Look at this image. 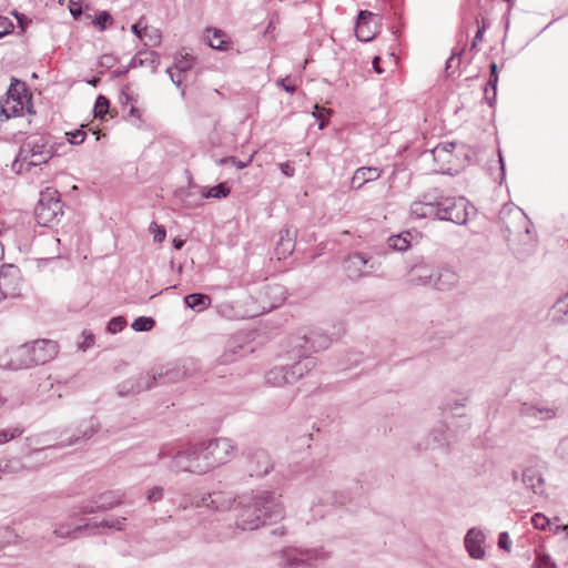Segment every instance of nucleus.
<instances>
[{
	"instance_id": "obj_1",
	"label": "nucleus",
	"mask_w": 568,
	"mask_h": 568,
	"mask_svg": "<svg viewBox=\"0 0 568 568\" xmlns=\"http://www.w3.org/2000/svg\"><path fill=\"white\" fill-rule=\"evenodd\" d=\"M473 210L474 207L463 196L450 197L437 192H428L420 200L412 203L409 212L416 219H434L466 224Z\"/></svg>"
},
{
	"instance_id": "obj_2",
	"label": "nucleus",
	"mask_w": 568,
	"mask_h": 568,
	"mask_svg": "<svg viewBox=\"0 0 568 568\" xmlns=\"http://www.w3.org/2000/svg\"><path fill=\"white\" fill-rule=\"evenodd\" d=\"M283 516L284 508L280 496L270 491H260L240 498L235 524L242 530H254L263 526L266 520L277 521Z\"/></svg>"
},
{
	"instance_id": "obj_3",
	"label": "nucleus",
	"mask_w": 568,
	"mask_h": 568,
	"mask_svg": "<svg viewBox=\"0 0 568 568\" xmlns=\"http://www.w3.org/2000/svg\"><path fill=\"white\" fill-rule=\"evenodd\" d=\"M202 443L189 444L179 448L162 447L158 454L160 459L171 458L170 469L173 471L204 475L210 471Z\"/></svg>"
},
{
	"instance_id": "obj_4",
	"label": "nucleus",
	"mask_w": 568,
	"mask_h": 568,
	"mask_svg": "<svg viewBox=\"0 0 568 568\" xmlns=\"http://www.w3.org/2000/svg\"><path fill=\"white\" fill-rule=\"evenodd\" d=\"M332 338L322 329H313L310 335H298L290 338L287 354L292 359H316L313 353L326 349Z\"/></svg>"
},
{
	"instance_id": "obj_5",
	"label": "nucleus",
	"mask_w": 568,
	"mask_h": 568,
	"mask_svg": "<svg viewBox=\"0 0 568 568\" xmlns=\"http://www.w3.org/2000/svg\"><path fill=\"white\" fill-rule=\"evenodd\" d=\"M285 364L275 366L266 373L265 381L267 384L272 386H283L294 383L316 366L314 359H292L287 353L285 354Z\"/></svg>"
},
{
	"instance_id": "obj_6",
	"label": "nucleus",
	"mask_w": 568,
	"mask_h": 568,
	"mask_svg": "<svg viewBox=\"0 0 568 568\" xmlns=\"http://www.w3.org/2000/svg\"><path fill=\"white\" fill-rule=\"evenodd\" d=\"M498 217L507 241L511 237L524 241V237L529 236L531 222L520 207L511 203L505 204Z\"/></svg>"
},
{
	"instance_id": "obj_7",
	"label": "nucleus",
	"mask_w": 568,
	"mask_h": 568,
	"mask_svg": "<svg viewBox=\"0 0 568 568\" xmlns=\"http://www.w3.org/2000/svg\"><path fill=\"white\" fill-rule=\"evenodd\" d=\"M63 215V204L60 193L53 187H45L40 192L39 201L34 207V217L41 226H52Z\"/></svg>"
},
{
	"instance_id": "obj_8",
	"label": "nucleus",
	"mask_w": 568,
	"mask_h": 568,
	"mask_svg": "<svg viewBox=\"0 0 568 568\" xmlns=\"http://www.w3.org/2000/svg\"><path fill=\"white\" fill-rule=\"evenodd\" d=\"M52 152L43 136L29 138L21 146L19 154L13 163V168L20 163V169L26 166L29 171L32 166L47 163Z\"/></svg>"
},
{
	"instance_id": "obj_9",
	"label": "nucleus",
	"mask_w": 568,
	"mask_h": 568,
	"mask_svg": "<svg viewBox=\"0 0 568 568\" xmlns=\"http://www.w3.org/2000/svg\"><path fill=\"white\" fill-rule=\"evenodd\" d=\"M203 445L210 471L231 460L235 452L234 443L225 437L203 442Z\"/></svg>"
},
{
	"instance_id": "obj_10",
	"label": "nucleus",
	"mask_w": 568,
	"mask_h": 568,
	"mask_svg": "<svg viewBox=\"0 0 568 568\" xmlns=\"http://www.w3.org/2000/svg\"><path fill=\"white\" fill-rule=\"evenodd\" d=\"M125 520H126L125 517H116L114 519H104L100 523H94L92 525L89 523L77 524V526H74V527L71 524L59 525L54 529V535L59 538H67V537L78 538L80 536L81 531L90 530V535H94L95 534L94 530L100 527L101 528H112L118 531H122V530H124Z\"/></svg>"
},
{
	"instance_id": "obj_11",
	"label": "nucleus",
	"mask_w": 568,
	"mask_h": 568,
	"mask_svg": "<svg viewBox=\"0 0 568 568\" xmlns=\"http://www.w3.org/2000/svg\"><path fill=\"white\" fill-rule=\"evenodd\" d=\"M185 377V371L173 367L160 373H141L135 376L138 392L151 389L159 384L176 383Z\"/></svg>"
},
{
	"instance_id": "obj_12",
	"label": "nucleus",
	"mask_w": 568,
	"mask_h": 568,
	"mask_svg": "<svg viewBox=\"0 0 568 568\" xmlns=\"http://www.w3.org/2000/svg\"><path fill=\"white\" fill-rule=\"evenodd\" d=\"M273 469V462L264 449L251 450L246 454L244 471L250 477L262 478Z\"/></svg>"
},
{
	"instance_id": "obj_13",
	"label": "nucleus",
	"mask_w": 568,
	"mask_h": 568,
	"mask_svg": "<svg viewBox=\"0 0 568 568\" xmlns=\"http://www.w3.org/2000/svg\"><path fill=\"white\" fill-rule=\"evenodd\" d=\"M234 503L235 498L231 494L213 491L197 498L195 501H192L191 505L197 508L205 507L216 511H225L229 510ZM189 506L190 504L187 501L180 504V507L183 509H186Z\"/></svg>"
},
{
	"instance_id": "obj_14",
	"label": "nucleus",
	"mask_w": 568,
	"mask_h": 568,
	"mask_svg": "<svg viewBox=\"0 0 568 568\" xmlns=\"http://www.w3.org/2000/svg\"><path fill=\"white\" fill-rule=\"evenodd\" d=\"M20 282L21 274L20 270L11 264L3 265L0 268V297L4 298H13L19 296L20 294Z\"/></svg>"
},
{
	"instance_id": "obj_15",
	"label": "nucleus",
	"mask_w": 568,
	"mask_h": 568,
	"mask_svg": "<svg viewBox=\"0 0 568 568\" xmlns=\"http://www.w3.org/2000/svg\"><path fill=\"white\" fill-rule=\"evenodd\" d=\"M367 266L372 270L376 268L375 263L372 262L371 255L365 253L355 252L344 260L346 275L353 281L369 275V273L365 271Z\"/></svg>"
},
{
	"instance_id": "obj_16",
	"label": "nucleus",
	"mask_w": 568,
	"mask_h": 568,
	"mask_svg": "<svg viewBox=\"0 0 568 568\" xmlns=\"http://www.w3.org/2000/svg\"><path fill=\"white\" fill-rule=\"evenodd\" d=\"M408 283L416 286H433L435 270L424 260L416 262L408 271Z\"/></svg>"
},
{
	"instance_id": "obj_17",
	"label": "nucleus",
	"mask_w": 568,
	"mask_h": 568,
	"mask_svg": "<svg viewBox=\"0 0 568 568\" xmlns=\"http://www.w3.org/2000/svg\"><path fill=\"white\" fill-rule=\"evenodd\" d=\"M121 504H122V500L120 497L118 499H115L114 501H108V503L105 501L104 504L99 501L98 496L93 497L91 499L83 500L77 507V511H74L73 515L70 516V521L64 523L63 525L71 524L74 527L77 525L72 520L78 515H91V514H95V513H100V511H106V510H110V509L121 505Z\"/></svg>"
},
{
	"instance_id": "obj_18",
	"label": "nucleus",
	"mask_w": 568,
	"mask_h": 568,
	"mask_svg": "<svg viewBox=\"0 0 568 568\" xmlns=\"http://www.w3.org/2000/svg\"><path fill=\"white\" fill-rule=\"evenodd\" d=\"M31 349L33 355V362L36 365H43L51 359H53L58 352L59 347L57 342L52 339H38L31 343Z\"/></svg>"
},
{
	"instance_id": "obj_19",
	"label": "nucleus",
	"mask_w": 568,
	"mask_h": 568,
	"mask_svg": "<svg viewBox=\"0 0 568 568\" xmlns=\"http://www.w3.org/2000/svg\"><path fill=\"white\" fill-rule=\"evenodd\" d=\"M315 558L316 552L314 550H290L285 554L283 568H316L314 565Z\"/></svg>"
},
{
	"instance_id": "obj_20",
	"label": "nucleus",
	"mask_w": 568,
	"mask_h": 568,
	"mask_svg": "<svg viewBox=\"0 0 568 568\" xmlns=\"http://www.w3.org/2000/svg\"><path fill=\"white\" fill-rule=\"evenodd\" d=\"M31 349V344L20 345L17 348L12 349L10 353V361L8 362V367L14 371L28 368L30 366L36 365L33 359Z\"/></svg>"
},
{
	"instance_id": "obj_21",
	"label": "nucleus",
	"mask_w": 568,
	"mask_h": 568,
	"mask_svg": "<svg viewBox=\"0 0 568 568\" xmlns=\"http://www.w3.org/2000/svg\"><path fill=\"white\" fill-rule=\"evenodd\" d=\"M519 415L534 420H548L557 416V409L542 404L524 403L519 408Z\"/></svg>"
},
{
	"instance_id": "obj_22",
	"label": "nucleus",
	"mask_w": 568,
	"mask_h": 568,
	"mask_svg": "<svg viewBox=\"0 0 568 568\" xmlns=\"http://www.w3.org/2000/svg\"><path fill=\"white\" fill-rule=\"evenodd\" d=\"M485 535L480 529L470 528L464 539L465 548L469 556L474 559H483L485 557V549L483 544Z\"/></svg>"
},
{
	"instance_id": "obj_23",
	"label": "nucleus",
	"mask_w": 568,
	"mask_h": 568,
	"mask_svg": "<svg viewBox=\"0 0 568 568\" xmlns=\"http://www.w3.org/2000/svg\"><path fill=\"white\" fill-rule=\"evenodd\" d=\"M374 14L368 11H361L357 17L355 34L359 41L368 42L375 36Z\"/></svg>"
},
{
	"instance_id": "obj_24",
	"label": "nucleus",
	"mask_w": 568,
	"mask_h": 568,
	"mask_svg": "<svg viewBox=\"0 0 568 568\" xmlns=\"http://www.w3.org/2000/svg\"><path fill=\"white\" fill-rule=\"evenodd\" d=\"M100 428L101 424L94 416L82 420L78 427L77 434L69 439L67 446L74 445L82 440H89L100 430Z\"/></svg>"
},
{
	"instance_id": "obj_25",
	"label": "nucleus",
	"mask_w": 568,
	"mask_h": 568,
	"mask_svg": "<svg viewBox=\"0 0 568 568\" xmlns=\"http://www.w3.org/2000/svg\"><path fill=\"white\" fill-rule=\"evenodd\" d=\"M455 148L456 143L446 142L438 144L432 150L434 161H436L439 164L442 171L445 172L450 170L449 165L453 163L454 160Z\"/></svg>"
},
{
	"instance_id": "obj_26",
	"label": "nucleus",
	"mask_w": 568,
	"mask_h": 568,
	"mask_svg": "<svg viewBox=\"0 0 568 568\" xmlns=\"http://www.w3.org/2000/svg\"><path fill=\"white\" fill-rule=\"evenodd\" d=\"M382 174V170L374 166H362L358 168L351 181L353 189H361L365 183L377 180Z\"/></svg>"
},
{
	"instance_id": "obj_27",
	"label": "nucleus",
	"mask_w": 568,
	"mask_h": 568,
	"mask_svg": "<svg viewBox=\"0 0 568 568\" xmlns=\"http://www.w3.org/2000/svg\"><path fill=\"white\" fill-rule=\"evenodd\" d=\"M458 282V275L446 267L435 270V276L433 281L434 288L439 291H446L455 286Z\"/></svg>"
},
{
	"instance_id": "obj_28",
	"label": "nucleus",
	"mask_w": 568,
	"mask_h": 568,
	"mask_svg": "<svg viewBox=\"0 0 568 568\" xmlns=\"http://www.w3.org/2000/svg\"><path fill=\"white\" fill-rule=\"evenodd\" d=\"M521 481L526 488L531 489L535 494H542L545 481L541 473L535 467H527L523 470Z\"/></svg>"
},
{
	"instance_id": "obj_29",
	"label": "nucleus",
	"mask_w": 568,
	"mask_h": 568,
	"mask_svg": "<svg viewBox=\"0 0 568 568\" xmlns=\"http://www.w3.org/2000/svg\"><path fill=\"white\" fill-rule=\"evenodd\" d=\"M211 302V297L202 293H192L184 297L185 305L195 312H203L209 308Z\"/></svg>"
},
{
	"instance_id": "obj_30",
	"label": "nucleus",
	"mask_w": 568,
	"mask_h": 568,
	"mask_svg": "<svg viewBox=\"0 0 568 568\" xmlns=\"http://www.w3.org/2000/svg\"><path fill=\"white\" fill-rule=\"evenodd\" d=\"M8 99H17L19 102L27 103L30 100V95L26 88L24 82L17 79H12L10 88L8 90Z\"/></svg>"
},
{
	"instance_id": "obj_31",
	"label": "nucleus",
	"mask_w": 568,
	"mask_h": 568,
	"mask_svg": "<svg viewBox=\"0 0 568 568\" xmlns=\"http://www.w3.org/2000/svg\"><path fill=\"white\" fill-rule=\"evenodd\" d=\"M410 233L404 232L397 235H392L387 240V245L393 251H406L410 246Z\"/></svg>"
},
{
	"instance_id": "obj_32",
	"label": "nucleus",
	"mask_w": 568,
	"mask_h": 568,
	"mask_svg": "<svg viewBox=\"0 0 568 568\" xmlns=\"http://www.w3.org/2000/svg\"><path fill=\"white\" fill-rule=\"evenodd\" d=\"M24 104L23 102L17 101V99H7L1 108L0 115H4L6 120L18 116L23 111Z\"/></svg>"
},
{
	"instance_id": "obj_33",
	"label": "nucleus",
	"mask_w": 568,
	"mask_h": 568,
	"mask_svg": "<svg viewBox=\"0 0 568 568\" xmlns=\"http://www.w3.org/2000/svg\"><path fill=\"white\" fill-rule=\"evenodd\" d=\"M244 347L240 344H230L224 353L220 357V362L222 364H229L231 362H234L237 357H241L243 355Z\"/></svg>"
},
{
	"instance_id": "obj_34",
	"label": "nucleus",
	"mask_w": 568,
	"mask_h": 568,
	"mask_svg": "<svg viewBox=\"0 0 568 568\" xmlns=\"http://www.w3.org/2000/svg\"><path fill=\"white\" fill-rule=\"evenodd\" d=\"M194 64V58L190 54H180L175 57L173 69L181 74H185L187 71H190L193 68Z\"/></svg>"
},
{
	"instance_id": "obj_35",
	"label": "nucleus",
	"mask_w": 568,
	"mask_h": 568,
	"mask_svg": "<svg viewBox=\"0 0 568 568\" xmlns=\"http://www.w3.org/2000/svg\"><path fill=\"white\" fill-rule=\"evenodd\" d=\"M446 432H447V427L445 424H439L436 427H434L428 436V438H429V440H432V443H428L425 446V448H429L435 445H443L446 439Z\"/></svg>"
},
{
	"instance_id": "obj_36",
	"label": "nucleus",
	"mask_w": 568,
	"mask_h": 568,
	"mask_svg": "<svg viewBox=\"0 0 568 568\" xmlns=\"http://www.w3.org/2000/svg\"><path fill=\"white\" fill-rule=\"evenodd\" d=\"M231 190L226 185V183H219L217 185H214L209 189H204L202 192L203 197H213V199H223L226 197L230 194Z\"/></svg>"
},
{
	"instance_id": "obj_37",
	"label": "nucleus",
	"mask_w": 568,
	"mask_h": 568,
	"mask_svg": "<svg viewBox=\"0 0 568 568\" xmlns=\"http://www.w3.org/2000/svg\"><path fill=\"white\" fill-rule=\"evenodd\" d=\"M206 38L209 45L212 49L225 50V41L223 40V33L217 29H206Z\"/></svg>"
},
{
	"instance_id": "obj_38",
	"label": "nucleus",
	"mask_w": 568,
	"mask_h": 568,
	"mask_svg": "<svg viewBox=\"0 0 568 568\" xmlns=\"http://www.w3.org/2000/svg\"><path fill=\"white\" fill-rule=\"evenodd\" d=\"M22 468V465L16 458H4L0 460V479L4 475L16 474Z\"/></svg>"
},
{
	"instance_id": "obj_39",
	"label": "nucleus",
	"mask_w": 568,
	"mask_h": 568,
	"mask_svg": "<svg viewBox=\"0 0 568 568\" xmlns=\"http://www.w3.org/2000/svg\"><path fill=\"white\" fill-rule=\"evenodd\" d=\"M135 386H136L135 377L125 379L116 386V393L119 396H128L131 394H136L139 392Z\"/></svg>"
},
{
	"instance_id": "obj_40",
	"label": "nucleus",
	"mask_w": 568,
	"mask_h": 568,
	"mask_svg": "<svg viewBox=\"0 0 568 568\" xmlns=\"http://www.w3.org/2000/svg\"><path fill=\"white\" fill-rule=\"evenodd\" d=\"M99 31H104L113 23V18L108 11H100L92 21Z\"/></svg>"
},
{
	"instance_id": "obj_41",
	"label": "nucleus",
	"mask_w": 568,
	"mask_h": 568,
	"mask_svg": "<svg viewBox=\"0 0 568 568\" xmlns=\"http://www.w3.org/2000/svg\"><path fill=\"white\" fill-rule=\"evenodd\" d=\"M24 429L21 426H14L6 429H0V445L6 444L20 435H22Z\"/></svg>"
},
{
	"instance_id": "obj_42",
	"label": "nucleus",
	"mask_w": 568,
	"mask_h": 568,
	"mask_svg": "<svg viewBox=\"0 0 568 568\" xmlns=\"http://www.w3.org/2000/svg\"><path fill=\"white\" fill-rule=\"evenodd\" d=\"M155 325V322L152 317L140 316L134 320L132 323V328L135 332H148L151 331Z\"/></svg>"
},
{
	"instance_id": "obj_43",
	"label": "nucleus",
	"mask_w": 568,
	"mask_h": 568,
	"mask_svg": "<svg viewBox=\"0 0 568 568\" xmlns=\"http://www.w3.org/2000/svg\"><path fill=\"white\" fill-rule=\"evenodd\" d=\"M552 312L558 318L568 317V293L555 303Z\"/></svg>"
},
{
	"instance_id": "obj_44",
	"label": "nucleus",
	"mask_w": 568,
	"mask_h": 568,
	"mask_svg": "<svg viewBox=\"0 0 568 568\" xmlns=\"http://www.w3.org/2000/svg\"><path fill=\"white\" fill-rule=\"evenodd\" d=\"M313 115L320 121L318 129H324L327 123V118L332 114V109H326L317 104L314 105Z\"/></svg>"
},
{
	"instance_id": "obj_45",
	"label": "nucleus",
	"mask_w": 568,
	"mask_h": 568,
	"mask_svg": "<svg viewBox=\"0 0 568 568\" xmlns=\"http://www.w3.org/2000/svg\"><path fill=\"white\" fill-rule=\"evenodd\" d=\"M498 77H490L485 88V99L491 106L494 101L496 100V88H497Z\"/></svg>"
},
{
	"instance_id": "obj_46",
	"label": "nucleus",
	"mask_w": 568,
	"mask_h": 568,
	"mask_svg": "<svg viewBox=\"0 0 568 568\" xmlns=\"http://www.w3.org/2000/svg\"><path fill=\"white\" fill-rule=\"evenodd\" d=\"M108 110H109V100L103 95H99L97 98L95 104H94L95 118L102 119L108 113Z\"/></svg>"
},
{
	"instance_id": "obj_47",
	"label": "nucleus",
	"mask_w": 568,
	"mask_h": 568,
	"mask_svg": "<svg viewBox=\"0 0 568 568\" xmlns=\"http://www.w3.org/2000/svg\"><path fill=\"white\" fill-rule=\"evenodd\" d=\"M126 325V321L123 316H116L109 321L106 329L111 334L121 332Z\"/></svg>"
},
{
	"instance_id": "obj_48",
	"label": "nucleus",
	"mask_w": 568,
	"mask_h": 568,
	"mask_svg": "<svg viewBox=\"0 0 568 568\" xmlns=\"http://www.w3.org/2000/svg\"><path fill=\"white\" fill-rule=\"evenodd\" d=\"M149 231L153 234L154 242L162 243L165 240L166 231L162 225L152 222L149 226Z\"/></svg>"
},
{
	"instance_id": "obj_49",
	"label": "nucleus",
	"mask_w": 568,
	"mask_h": 568,
	"mask_svg": "<svg viewBox=\"0 0 568 568\" xmlns=\"http://www.w3.org/2000/svg\"><path fill=\"white\" fill-rule=\"evenodd\" d=\"M139 64L140 65H149V67H151L152 71L154 72L158 69V67L160 65L159 54L156 52L151 51L146 54L145 59H140Z\"/></svg>"
},
{
	"instance_id": "obj_50",
	"label": "nucleus",
	"mask_w": 568,
	"mask_h": 568,
	"mask_svg": "<svg viewBox=\"0 0 568 568\" xmlns=\"http://www.w3.org/2000/svg\"><path fill=\"white\" fill-rule=\"evenodd\" d=\"M467 402L468 399L466 397L448 399L444 403L443 409L453 412L460 407H465Z\"/></svg>"
},
{
	"instance_id": "obj_51",
	"label": "nucleus",
	"mask_w": 568,
	"mask_h": 568,
	"mask_svg": "<svg viewBox=\"0 0 568 568\" xmlns=\"http://www.w3.org/2000/svg\"><path fill=\"white\" fill-rule=\"evenodd\" d=\"M293 250H294L293 242L290 239L284 240V237L281 236L278 246L276 247L277 253L280 255L286 256L287 254H291L293 252Z\"/></svg>"
},
{
	"instance_id": "obj_52",
	"label": "nucleus",
	"mask_w": 568,
	"mask_h": 568,
	"mask_svg": "<svg viewBox=\"0 0 568 568\" xmlns=\"http://www.w3.org/2000/svg\"><path fill=\"white\" fill-rule=\"evenodd\" d=\"M531 524L534 525L535 528L545 530L549 526V519L545 515L536 513L531 517Z\"/></svg>"
},
{
	"instance_id": "obj_53",
	"label": "nucleus",
	"mask_w": 568,
	"mask_h": 568,
	"mask_svg": "<svg viewBox=\"0 0 568 568\" xmlns=\"http://www.w3.org/2000/svg\"><path fill=\"white\" fill-rule=\"evenodd\" d=\"M85 132L81 129L79 130H74V131H71V132H68L67 133V140L71 143V144H81L84 139H85Z\"/></svg>"
},
{
	"instance_id": "obj_54",
	"label": "nucleus",
	"mask_w": 568,
	"mask_h": 568,
	"mask_svg": "<svg viewBox=\"0 0 568 568\" xmlns=\"http://www.w3.org/2000/svg\"><path fill=\"white\" fill-rule=\"evenodd\" d=\"M535 568H556V565L548 555H538L535 560Z\"/></svg>"
},
{
	"instance_id": "obj_55",
	"label": "nucleus",
	"mask_w": 568,
	"mask_h": 568,
	"mask_svg": "<svg viewBox=\"0 0 568 568\" xmlns=\"http://www.w3.org/2000/svg\"><path fill=\"white\" fill-rule=\"evenodd\" d=\"M252 158H250L247 161L245 162H242L240 160H237L236 158L234 156H225V158H222L220 161H219V164L223 165V164H232V165H235L237 169H243L245 166L248 165V163L251 162Z\"/></svg>"
},
{
	"instance_id": "obj_56",
	"label": "nucleus",
	"mask_w": 568,
	"mask_h": 568,
	"mask_svg": "<svg viewBox=\"0 0 568 568\" xmlns=\"http://www.w3.org/2000/svg\"><path fill=\"white\" fill-rule=\"evenodd\" d=\"M164 494V489L161 486H155L151 488L146 494V499L150 503H156L162 499Z\"/></svg>"
},
{
	"instance_id": "obj_57",
	"label": "nucleus",
	"mask_w": 568,
	"mask_h": 568,
	"mask_svg": "<svg viewBox=\"0 0 568 568\" xmlns=\"http://www.w3.org/2000/svg\"><path fill=\"white\" fill-rule=\"evenodd\" d=\"M144 39H146L145 45L149 47H156L160 43V34L156 29H148V36H144Z\"/></svg>"
},
{
	"instance_id": "obj_58",
	"label": "nucleus",
	"mask_w": 568,
	"mask_h": 568,
	"mask_svg": "<svg viewBox=\"0 0 568 568\" xmlns=\"http://www.w3.org/2000/svg\"><path fill=\"white\" fill-rule=\"evenodd\" d=\"M556 452L562 460L568 462V437L560 440Z\"/></svg>"
},
{
	"instance_id": "obj_59",
	"label": "nucleus",
	"mask_w": 568,
	"mask_h": 568,
	"mask_svg": "<svg viewBox=\"0 0 568 568\" xmlns=\"http://www.w3.org/2000/svg\"><path fill=\"white\" fill-rule=\"evenodd\" d=\"M121 498V500L123 501V495L122 494H119V493H115V491H105V493H102L98 496L99 498V501L104 504L105 501H114L115 499L118 498Z\"/></svg>"
},
{
	"instance_id": "obj_60",
	"label": "nucleus",
	"mask_w": 568,
	"mask_h": 568,
	"mask_svg": "<svg viewBox=\"0 0 568 568\" xmlns=\"http://www.w3.org/2000/svg\"><path fill=\"white\" fill-rule=\"evenodd\" d=\"M13 28V23L6 17H0V39L8 34Z\"/></svg>"
},
{
	"instance_id": "obj_61",
	"label": "nucleus",
	"mask_w": 568,
	"mask_h": 568,
	"mask_svg": "<svg viewBox=\"0 0 568 568\" xmlns=\"http://www.w3.org/2000/svg\"><path fill=\"white\" fill-rule=\"evenodd\" d=\"M166 73L170 75V79L171 81L178 87L180 88L183 80H184V75L181 74L180 72L175 71L173 68H168L166 69Z\"/></svg>"
},
{
	"instance_id": "obj_62",
	"label": "nucleus",
	"mask_w": 568,
	"mask_h": 568,
	"mask_svg": "<svg viewBox=\"0 0 568 568\" xmlns=\"http://www.w3.org/2000/svg\"><path fill=\"white\" fill-rule=\"evenodd\" d=\"M70 13L74 19H79L82 14V6L80 1L70 0L69 2Z\"/></svg>"
},
{
	"instance_id": "obj_63",
	"label": "nucleus",
	"mask_w": 568,
	"mask_h": 568,
	"mask_svg": "<svg viewBox=\"0 0 568 568\" xmlns=\"http://www.w3.org/2000/svg\"><path fill=\"white\" fill-rule=\"evenodd\" d=\"M498 546L499 548L505 549L506 551L510 550L511 541L508 532L504 531L499 534Z\"/></svg>"
},
{
	"instance_id": "obj_64",
	"label": "nucleus",
	"mask_w": 568,
	"mask_h": 568,
	"mask_svg": "<svg viewBox=\"0 0 568 568\" xmlns=\"http://www.w3.org/2000/svg\"><path fill=\"white\" fill-rule=\"evenodd\" d=\"M276 85L281 87L286 92L293 94L296 91V85L288 82V78H281L276 81Z\"/></svg>"
}]
</instances>
